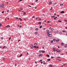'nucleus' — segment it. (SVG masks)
<instances>
[{"label":"nucleus","mask_w":67,"mask_h":67,"mask_svg":"<svg viewBox=\"0 0 67 67\" xmlns=\"http://www.w3.org/2000/svg\"><path fill=\"white\" fill-rule=\"evenodd\" d=\"M52 32H50L49 33H48V34H47V35L49 37H52Z\"/></svg>","instance_id":"1"},{"label":"nucleus","mask_w":67,"mask_h":67,"mask_svg":"<svg viewBox=\"0 0 67 67\" xmlns=\"http://www.w3.org/2000/svg\"><path fill=\"white\" fill-rule=\"evenodd\" d=\"M56 52H57L58 53H59V52H61V49H60L59 51L56 50Z\"/></svg>","instance_id":"2"},{"label":"nucleus","mask_w":67,"mask_h":67,"mask_svg":"<svg viewBox=\"0 0 67 67\" xmlns=\"http://www.w3.org/2000/svg\"><path fill=\"white\" fill-rule=\"evenodd\" d=\"M31 49H33V45L32 44H31Z\"/></svg>","instance_id":"3"},{"label":"nucleus","mask_w":67,"mask_h":67,"mask_svg":"<svg viewBox=\"0 0 67 67\" xmlns=\"http://www.w3.org/2000/svg\"><path fill=\"white\" fill-rule=\"evenodd\" d=\"M55 49H56L55 48H54L53 49V50L54 52H56V51H55Z\"/></svg>","instance_id":"4"},{"label":"nucleus","mask_w":67,"mask_h":67,"mask_svg":"<svg viewBox=\"0 0 67 67\" xmlns=\"http://www.w3.org/2000/svg\"><path fill=\"white\" fill-rule=\"evenodd\" d=\"M47 34H48V33H49L51 32H49V30H47Z\"/></svg>","instance_id":"5"},{"label":"nucleus","mask_w":67,"mask_h":67,"mask_svg":"<svg viewBox=\"0 0 67 67\" xmlns=\"http://www.w3.org/2000/svg\"><path fill=\"white\" fill-rule=\"evenodd\" d=\"M61 13H62V14H63V13H64L65 12H64V11H62V12H60Z\"/></svg>","instance_id":"6"},{"label":"nucleus","mask_w":67,"mask_h":67,"mask_svg":"<svg viewBox=\"0 0 67 67\" xmlns=\"http://www.w3.org/2000/svg\"><path fill=\"white\" fill-rule=\"evenodd\" d=\"M42 53H45V51L44 50L42 51Z\"/></svg>","instance_id":"7"},{"label":"nucleus","mask_w":67,"mask_h":67,"mask_svg":"<svg viewBox=\"0 0 67 67\" xmlns=\"http://www.w3.org/2000/svg\"><path fill=\"white\" fill-rule=\"evenodd\" d=\"M37 33H38L37 32H35V35H37Z\"/></svg>","instance_id":"8"},{"label":"nucleus","mask_w":67,"mask_h":67,"mask_svg":"<svg viewBox=\"0 0 67 67\" xmlns=\"http://www.w3.org/2000/svg\"><path fill=\"white\" fill-rule=\"evenodd\" d=\"M49 67H53V65L52 64H50L49 65Z\"/></svg>","instance_id":"9"},{"label":"nucleus","mask_w":67,"mask_h":67,"mask_svg":"<svg viewBox=\"0 0 67 67\" xmlns=\"http://www.w3.org/2000/svg\"><path fill=\"white\" fill-rule=\"evenodd\" d=\"M61 44L62 46H63V45H64V43L63 42H62L61 43Z\"/></svg>","instance_id":"10"},{"label":"nucleus","mask_w":67,"mask_h":67,"mask_svg":"<svg viewBox=\"0 0 67 67\" xmlns=\"http://www.w3.org/2000/svg\"><path fill=\"white\" fill-rule=\"evenodd\" d=\"M52 2H50L49 3V5H50L51 4H52Z\"/></svg>","instance_id":"11"},{"label":"nucleus","mask_w":67,"mask_h":67,"mask_svg":"<svg viewBox=\"0 0 67 67\" xmlns=\"http://www.w3.org/2000/svg\"><path fill=\"white\" fill-rule=\"evenodd\" d=\"M62 32L64 33H66V31L63 30L62 31Z\"/></svg>","instance_id":"12"},{"label":"nucleus","mask_w":67,"mask_h":67,"mask_svg":"<svg viewBox=\"0 0 67 67\" xmlns=\"http://www.w3.org/2000/svg\"><path fill=\"white\" fill-rule=\"evenodd\" d=\"M53 41H54V42H56V40L55 39H53Z\"/></svg>","instance_id":"13"},{"label":"nucleus","mask_w":67,"mask_h":67,"mask_svg":"<svg viewBox=\"0 0 67 67\" xmlns=\"http://www.w3.org/2000/svg\"><path fill=\"white\" fill-rule=\"evenodd\" d=\"M58 41V42H59V39H58V40H56V42H57Z\"/></svg>","instance_id":"14"},{"label":"nucleus","mask_w":67,"mask_h":67,"mask_svg":"<svg viewBox=\"0 0 67 67\" xmlns=\"http://www.w3.org/2000/svg\"><path fill=\"white\" fill-rule=\"evenodd\" d=\"M6 27H10V26L9 25H7L6 26Z\"/></svg>","instance_id":"15"},{"label":"nucleus","mask_w":67,"mask_h":67,"mask_svg":"<svg viewBox=\"0 0 67 67\" xmlns=\"http://www.w3.org/2000/svg\"><path fill=\"white\" fill-rule=\"evenodd\" d=\"M35 31H38V28H37L35 29Z\"/></svg>","instance_id":"16"},{"label":"nucleus","mask_w":67,"mask_h":67,"mask_svg":"<svg viewBox=\"0 0 67 67\" xmlns=\"http://www.w3.org/2000/svg\"><path fill=\"white\" fill-rule=\"evenodd\" d=\"M51 59H48L47 60H48V61H51Z\"/></svg>","instance_id":"17"},{"label":"nucleus","mask_w":67,"mask_h":67,"mask_svg":"<svg viewBox=\"0 0 67 67\" xmlns=\"http://www.w3.org/2000/svg\"><path fill=\"white\" fill-rule=\"evenodd\" d=\"M46 56L47 57H49V55L48 54H47Z\"/></svg>","instance_id":"18"},{"label":"nucleus","mask_w":67,"mask_h":67,"mask_svg":"<svg viewBox=\"0 0 67 67\" xmlns=\"http://www.w3.org/2000/svg\"><path fill=\"white\" fill-rule=\"evenodd\" d=\"M53 42V40H52L50 42V43L51 44H52Z\"/></svg>","instance_id":"19"},{"label":"nucleus","mask_w":67,"mask_h":67,"mask_svg":"<svg viewBox=\"0 0 67 67\" xmlns=\"http://www.w3.org/2000/svg\"><path fill=\"white\" fill-rule=\"evenodd\" d=\"M38 24L41 25V22H40L39 23H38Z\"/></svg>","instance_id":"20"},{"label":"nucleus","mask_w":67,"mask_h":67,"mask_svg":"<svg viewBox=\"0 0 67 67\" xmlns=\"http://www.w3.org/2000/svg\"><path fill=\"white\" fill-rule=\"evenodd\" d=\"M42 51L41 50H39V53H42Z\"/></svg>","instance_id":"21"},{"label":"nucleus","mask_w":67,"mask_h":67,"mask_svg":"<svg viewBox=\"0 0 67 67\" xmlns=\"http://www.w3.org/2000/svg\"><path fill=\"white\" fill-rule=\"evenodd\" d=\"M36 46H34V48H36Z\"/></svg>","instance_id":"22"},{"label":"nucleus","mask_w":67,"mask_h":67,"mask_svg":"<svg viewBox=\"0 0 67 67\" xmlns=\"http://www.w3.org/2000/svg\"><path fill=\"white\" fill-rule=\"evenodd\" d=\"M67 47V45H65L64 46V47Z\"/></svg>","instance_id":"23"},{"label":"nucleus","mask_w":67,"mask_h":67,"mask_svg":"<svg viewBox=\"0 0 67 67\" xmlns=\"http://www.w3.org/2000/svg\"><path fill=\"white\" fill-rule=\"evenodd\" d=\"M42 27V26H40V29H41Z\"/></svg>","instance_id":"24"},{"label":"nucleus","mask_w":67,"mask_h":67,"mask_svg":"<svg viewBox=\"0 0 67 67\" xmlns=\"http://www.w3.org/2000/svg\"><path fill=\"white\" fill-rule=\"evenodd\" d=\"M2 26V24L0 23V27H1Z\"/></svg>","instance_id":"25"},{"label":"nucleus","mask_w":67,"mask_h":67,"mask_svg":"<svg viewBox=\"0 0 67 67\" xmlns=\"http://www.w3.org/2000/svg\"><path fill=\"white\" fill-rule=\"evenodd\" d=\"M22 56V54H21L20 55V57H21V56Z\"/></svg>","instance_id":"26"},{"label":"nucleus","mask_w":67,"mask_h":67,"mask_svg":"<svg viewBox=\"0 0 67 67\" xmlns=\"http://www.w3.org/2000/svg\"><path fill=\"white\" fill-rule=\"evenodd\" d=\"M51 29H52V27H50L49 28V29L51 30Z\"/></svg>","instance_id":"27"},{"label":"nucleus","mask_w":67,"mask_h":67,"mask_svg":"<svg viewBox=\"0 0 67 67\" xmlns=\"http://www.w3.org/2000/svg\"><path fill=\"white\" fill-rule=\"evenodd\" d=\"M57 58H60V57H57Z\"/></svg>","instance_id":"28"},{"label":"nucleus","mask_w":67,"mask_h":67,"mask_svg":"<svg viewBox=\"0 0 67 67\" xmlns=\"http://www.w3.org/2000/svg\"><path fill=\"white\" fill-rule=\"evenodd\" d=\"M58 22H62V20L60 21V20H58Z\"/></svg>","instance_id":"29"},{"label":"nucleus","mask_w":67,"mask_h":67,"mask_svg":"<svg viewBox=\"0 0 67 67\" xmlns=\"http://www.w3.org/2000/svg\"><path fill=\"white\" fill-rule=\"evenodd\" d=\"M4 11H3L2 12V13H4Z\"/></svg>","instance_id":"30"},{"label":"nucleus","mask_w":67,"mask_h":67,"mask_svg":"<svg viewBox=\"0 0 67 67\" xmlns=\"http://www.w3.org/2000/svg\"><path fill=\"white\" fill-rule=\"evenodd\" d=\"M47 23H49V21H48L47 22Z\"/></svg>","instance_id":"31"},{"label":"nucleus","mask_w":67,"mask_h":67,"mask_svg":"<svg viewBox=\"0 0 67 67\" xmlns=\"http://www.w3.org/2000/svg\"><path fill=\"white\" fill-rule=\"evenodd\" d=\"M41 54H40L39 55V57H41Z\"/></svg>","instance_id":"32"},{"label":"nucleus","mask_w":67,"mask_h":67,"mask_svg":"<svg viewBox=\"0 0 67 67\" xmlns=\"http://www.w3.org/2000/svg\"><path fill=\"white\" fill-rule=\"evenodd\" d=\"M20 9H21V10H23V9L22 8V7H21L20 8Z\"/></svg>","instance_id":"33"},{"label":"nucleus","mask_w":67,"mask_h":67,"mask_svg":"<svg viewBox=\"0 0 67 67\" xmlns=\"http://www.w3.org/2000/svg\"><path fill=\"white\" fill-rule=\"evenodd\" d=\"M61 55H64V53H62L61 54Z\"/></svg>","instance_id":"34"},{"label":"nucleus","mask_w":67,"mask_h":67,"mask_svg":"<svg viewBox=\"0 0 67 67\" xmlns=\"http://www.w3.org/2000/svg\"><path fill=\"white\" fill-rule=\"evenodd\" d=\"M55 16H51V18H55Z\"/></svg>","instance_id":"35"},{"label":"nucleus","mask_w":67,"mask_h":67,"mask_svg":"<svg viewBox=\"0 0 67 67\" xmlns=\"http://www.w3.org/2000/svg\"><path fill=\"white\" fill-rule=\"evenodd\" d=\"M25 14H26V13H25L24 12V15H25Z\"/></svg>","instance_id":"36"},{"label":"nucleus","mask_w":67,"mask_h":67,"mask_svg":"<svg viewBox=\"0 0 67 67\" xmlns=\"http://www.w3.org/2000/svg\"><path fill=\"white\" fill-rule=\"evenodd\" d=\"M5 46H4L3 47V49H4V48L5 47Z\"/></svg>","instance_id":"37"},{"label":"nucleus","mask_w":67,"mask_h":67,"mask_svg":"<svg viewBox=\"0 0 67 67\" xmlns=\"http://www.w3.org/2000/svg\"><path fill=\"white\" fill-rule=\"evenodd\" d=\"M20 41H21V40H19V41H18V42H19Z\"/></svg>","instance_id":"38"},{"label":"nucleus","mask_w":67,"mask_h":67,"mask_svg":"<svg viewBox=\"0 0 67 67\" xmlns=\"http://www.w3.org/2000/svg\"><path fill=\"white\" fill-rule=\"evenodd\" d=\"M35 44H36V45H37V43H34V45H35Z\"/></svg>","instance_id":"39"},{"label":"nucleus","mask_w":67,"mask_h":67,"mask_svg":"<svg viewBox=\"0 0 67 67\" xmlns=\"http://www.w3.org/2000/svg\"><path fill=\"white\" fill-rule=\"evenodd\" d=\"M51 30H54V29L53 28H51Z\"/></svg>","instance_id":"40"},{"label":"nucleus","mask_w":67,"mask_h":67,"mask_svg":"<svg viewBox=\"0 0 67 67\" xmlns=\"http://www.w3.org/2000/svg\"><path fill=\"white\" fill-rule=\"evenodd\" d=\"M0 7H1V8H2V5H1L0 6Z\"/></svg>","instance_id":"41"},{"label":"nucleus","mask_w":67,"mask_h":67,"mask_svg":"<svg viewBox=\"0 0 67 67\" xmlns=\"http://www.w3.org/2000/svg\"><path fill=\"white\" fill-rule=\"evenodd\" d=\"M38 1V0H36L35 2H37V1Z\"/></svg>","instance_id":"42"},{"label":"nucleus","mask_w":67,"mask_h":67,"mask_svg":"<svg viewBox=\"0 0 67 67\" xmlns=\"http://www.w3.org/2000/svg\"><path fill=\"white\" fill-rule=\"evenodd\" d=\"M59 33V34H62V32H60Z\"/></svg>","instance_id":"43"},{"label":"nucleus","mask_w":67,"mask_h":67,"mask_svg":"<svg viewBox=\"0 0 67 67\" xmlns=\"http://www.w3.org/2000/svg\"><path fill=\"white\" fill-rule=\"evenodd\" d=\"M11 38L10 37V38H9V40H10V39Z\"/></svg>","instance_id":"44"},{"label":"nucleus","mask_w":67,"mask_h":67,"mask_svg":"<svg viewBox=\"0 0 67 67\" xmlns=\"http://www.w3.org/2000/svg\"><path fill=\"white\" fill-rule=\"evenodd\" d=\"M39 48V47H38V46L36 47V48Z\"/></svg>","instance_id":"45"},{"label":"nucleus","mask_w":67,"mask_h":67,"mask_svg":"<svg viewBox=\"0 0 67 67\" xmlns=\"http://www.w3.org/2000/svg\"><path fill=\"white\" fill-rule=\"evenodd\" d=\"M43 62L42 61L41 62V64H43Z\"/></svg>","instance_id":"46"},{"label":"nucleus","mask_w":67,"mask_h":67,"mask_svg":"<svg viewBox=\"0 0 67 67\" xmlns=\"http://www.w3.org/2000/svg\"><path fill=\"white\" fill-rule=\"evenodd\" d=\"M1 40H3V37H2L1 38Z\"/></svg>","instance_id":"47"},{"label":"nucleus","mask_w":67,"mask_h":67,"mask_svg":"<svg viewBox=\"0 0 67 67\" xmlns=\"http://www.w3.org/2000/svg\"><path fill=\"white\" fill-rule=\"evenodd\" d=\"M32 18H35V16H33L32 17Z\"/></svg>","instance_id":"48"},{"label":"nucleus","mask_w":67,"mask_h":67,"mask_svg":"<svg viewBox=\"0 0 67 67\" xmlns=\"http://www.w3.org/2000/svg\"><path fill=\"white\" fill-rule=\"evenodd\" d=\"M64 20L65 21V22H67V20H66L65 19H64Z\"/></svg>","instance_id":"49"},{"label":"nucleus","mask_w":67,"mask_h":67,"mask_svg":"<svg viewBox=\"0 0 67 67\" xmlns=\"http://www.w3.org/2000/svg\"><path fill=\"white\" fill-rule=\"evenodd\" d=\"M35 64H37V62H36V61H35Z\"/></svg>","instance_id":"50"},{"label":"nucleus","mask_w":67,"mask_h":67,"mask_svg":"<svg viewBox=\"0 0 67 67\" xmlns=\"http://www.w3.org/2000/svg\"><path fill=\"white\" fill-rule=\"evenodd\" d=\"M2 8H3V9H4V7L3 6H2Z\"/></svg>","instance_id":"51"},{"label":"nucleus","mask_w":67,"mask_h":67,"mask_svg":"<svg viewBox=\"0 0 67 67\" xmlns=\"http://www.w3.org/2000/svg\"><path fill=\"white\" fill-rule=\"evenodd\" d=\"M54 57L52 56L51 57V58H54Z\"/></svg>","instance_id":"52"},{"label":"nucleus","mask_w":67,"mask_h":67,"mask_svg":"<svg viewBox=\"0 0 67 67\" xmlns=\"http://www.w3.org/2000/svg\"><path fill=\"white\" fill-rule=\"evenodd\" d=\"M29 7H31V8H32V7H31V6L30 5H29Z\"/></svg>","instance_id":"53"},{"label":"nucleus","mask_w":67,"mask_h":67,"mask_svg":"<svg viewBox=\"0 0 67 67\" xmlns=\"http://www.w3.org/2000/svg\"><path fill=\"white\" fill-rule=\"evenodd\" d=\"M46 29L45 28H43V30H46Z\"/></svg>","instance_id":"54"},{"label":"nucleus","mask_w":67,"mask_h":67,"mask_svg":"<svg viewBox=\"0 0 67 67\" xmlns=\"http://www.w3.org/2000/svg\"><path fill=\"white\" fill-rule=\"evenodd\" d=\"M27 55H29V53H28V52H27Z\"/></svg>","instance_id":"55"},{"label":"nucleus","mask_w":67,"mask_h":67,"mask_svg":"<svg viewBox=\"0 0 67 67\" xmlns=\"http://www.w3.org/2000/svg\"><path fill=\"white\" fill-rule=\"evenodd\" d=\"M58 60H59V61H61V60H59V59H58Z\"/></svg>","instance_id":"56"},{"label":"nucleus","mask_w":67,"mask_h":67,"mask_svg":"<svg viewBox=\"0 0 67 67\" xmlns=\"http://www.w3.org/2000/svg\"><path fill=\"white\" fill-rule=\"evenodd\" d=\"M41 57H42L43 56V55L41 54Z\"/></svg>","instance_id":"57"},{"label":"nucleus","mask_w":67,"mask_h":67,"mask_svg":"<svg viewBox=\"0 0 67 67\" xmlns=\"http://www.w3.org/2000/svg\"><path fill=\"white\" fill-rule=\"evenodd\" d=\"M54 33H57V32H56V31H55V32H54Z\"/></svg>","instance_id":"58"},{"label":"nucleus","mask_w":67,"mask_h":67,"mask_svg":"<svg viewBox=\"0 0 67 67\" xmlns=\"http://www.w3.org/2000/svg\"><path fill=\"white\" fill-rule=\"evenodd\" d=\"M42 61V60H40V62H41V61Z\"/></svg>","instance_id":"59"},{"label":"nucleus","mask_w":67,"mask_h":67,"mask_svg":"<svg viewBox=\"0 0 67 67\" xmlns=\"http://www.w3.org/2000/svg\"><path fill=\"white\" fill-rule=\"evenodd\" d=\"M16 63L14 65L15 66H16Z\"/></svg>","instance_id":"60"},{"label":"nucleus","mask_w":67,"mask_h":67,"mask_svg":"<svg viewBox=\"0 0 67 67\" xmlns=\"http://www.w3.org/2000/svg\"><path fill=\"white\" fill-rule=\"evenodd\" d=\"M56 15V14L55 13L54 15Z\"/></svg>","instance_id":"61"},{"label":"nucleus","mask_w":67,"mask_h":67,"mask_svg":"<svg viewBox=\"0 0 67 67\" xmlns=\"http://www.w3.org/2000/svg\"><path fill=\"white\" fill-rule=\"evenodd\" d=\"M41 20V19H39V20Z\"/></svg>","instance_id":"62"},{"label":"nucleus","mask_w":67,"mask_h":67,"mask_svg":"<svg viewBox=\"0 0 67 67\" xmlns=\"http://www.w3.org/2000/svg\"><path fill=\"white\" fill-rule=\"evenodd\" d=\"M29 60H30V58H29Z\"/></svg>","instance_id":"63"},{"label":"nucleus","mask_w":67,"mask_h":67,"mask_svg":"<svg viewBox=\"0 0 67 67\" xmlns=\"http://www.w3.org/2000/svg\"><path fill=\"white\" fill-rule=\"evenodd\" d=\"M19 27H20V28L21 27V26H19Z\"/></svg>","instance_id":"64"}]
</instances>
